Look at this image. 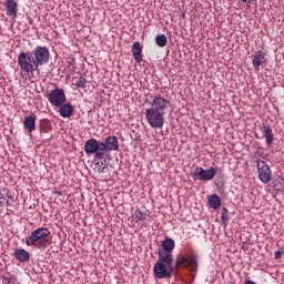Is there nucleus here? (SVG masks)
Here are the masks:
<instances>
[{
  "instance_id": "obj_2",
  "label": "nucleus",
  "mask_w": 284,
  "mask_h": 284,
  "mask_svg": "<svg viewBox=\"0 0 284 284\" xmlns=\"http://www.w3.org/2000/svg\"><path fill=\"white\" fill-rule=\"evenodd\" d=\"M50 234V229L48 227H39L31 232L30 236L26 237V245L28 247H32L37 245L38 250H47L50 245V240H48V235Z\"/></svg>"
},
{
  "instance_id": "obj_29",
  "label": "nucleus",
  "mask_w": 284,
  "mask_h": 284,
  "mask_svg": "<svg viewBox=\"0 0 284 284\" xmlns=\"http://www.w3.org/2000/svg\"><path fill=\"white\" fill-rule=\"evenodd\" d=\"M241 1L242 3H247V4L252 3V0H241Z\"/></svg>"
},
{
  "instance_id": "obj_27",
  "label": "nucleus",
  "mask_w": 284,
  "mask_h": 284,
  "mask_svg": "<svg viewBox=\"0 0 284 284\" xmlns=\"http://www.w3.org/2000/svg\"><path fill=\"white\" fill-rule=\"evenodd\" d=\"M43 125L45 126L47 130H44V132H48V129L50 128V121L44 120L43 121Z\"/></svg>"
},
{
  "instance_id": "obj_9",
  "label": "nucleus",
  "mask_w": 284,
  "mask_h": 284,
  "mask_svg": "<svg viewBox=\"0 0 284 284\" xmlns=\"http://www.w3.org/2000/svg\"><path fill=\"white\" fill-rule=\"evenodd\" d=\"M257 172H258V179L262 183L267 185L270 181H272V169H270V165L266 161L257 160Z\"/></svg>"
},
{
  "instance_id": "obj_1",
  "label": "nucleus",
  "mask_w": 284,
  "mask_h": 284,
  "mask_svg": "<svg viewBox=\"0 0 284 284\" xmlns=\"http://www.w3.org/2000/svg\"><path fill=\"white\" fill-rule=\"evenodd\" d=\"M116 150H119V139L114 135L106 136L104 142L98 141L97 139H89L84 143L85 154H93L94 159L99 161H103L109 152H116Z\"/></svg>"
},
{
  "instance_id": "obj_28",
  "label": "nucleus",
  "mask_w": 284,
  "mask_h": 284,
  "mask_svg": "<svg viewBox=\"0 0 284 284\" xmlns=\"http://www.w3.org/2000/svg\"><path fill=\"white\" fill-rule=\"evenodd\" d=\"M53 194H55L57 196H63V192L59 190H53Z\"/></svg>"
},
{
  "instance_id": "obj_31",
  "label": "nucleus",
  "mask_w": 284,
  "mask_h": 284,
  "mask_svg": "<svg viewBox=\"0 0 284 284\" xmlns=\"http://www.w3.org/2000/svg\"><path fill=\"white\" fill-rule=\"evenodd\" d=\"M2 205H3V202H2V201H0V207H2Z\"/></svg>"
},
{
  "instance_id": "obj_5",
  "label": "nucleus",
  "mask_w": 284,
  "mask_h": 284,
  "mask_svg": "<svg viewBox=\"0 0 284 284\" xmlns=\"http://www.w3.org/2000/svg\"><path fill=\"white\" fill-rule=\"evenodd\" d=\"M145 120L150 126L155 130H162L163 125H165V113H161V111H156L154 109H145Z\"/></svg>"
},
{
  "instance_id": "obj_24",
  "label": "nucleus",
  "mask_w": 284,
  "mask_h": 284,
  "mask_svg": "<svg viewBox=\"0 0 284 284\" xmlns=\"http://www.w3.org/2000/svg\"><path fill=\"white\" fill-rule=\"evenodd\" d=\"M221 220L224 225H227V222L230 221V211L227 209H223L221 213Z\"/></svg>"
},
{
  "instance_id": "obj_3",
  "label": "nucleus",
  "mask_w": 284,
  "mask_h": 284,
  "mask_svg": "<svg viewBox=\"0 0 284 284\" xmlns=\"http://www.w3.org/2000/svg\"><path fill=\"white\" fill-rule=\"evenodd\" d=\"M18 65L27 77H32L36 72L38 74L41 72L39 70V65L37 64V61L34 60V55H32L31 51H21L18 55Z\"/></svg>"
},
{
  "instance_id": "obj_14",
  "label": "nucleus",
  "mask_w": 284,
  "mask_h": 284,
  "mask_svg": "<svg viewBox=\"0 0 284 284\" xmlns=\"http://www.w3.org/2000/svg\"><path fill=\"white\" fill-rule=\"evenodd\" d=\"M4 8L8 17L17 19L18 3L16 2V0H6Z\"/></svg>"
},
{
  "instance_id": "obj_19",
  "label": "nucleus",
  "mask_w": 284,
  "mask_h": 284,
  "mask_svg": "<svg viewBox=\"0 0 284 284\" xmlns=\"http://www.w3.org/2000/svg\"><path fill=\"white\" fill-rule=\"evenodd\" d=\"M263 134L266 145H272L274 143V132L272 131V126H270V124L263 125Z\"/></svg>"
},
{
  "instance_id": "obj_18",
  "label": "nucleus",
  "mask_w": 284,
  "mask_h": 284,
  "mask_svg": "<svg viewBox=\"0 0 284 284\" xmlns=\"http://www.w3.org/2000/svg\"><path fill=\"white\" fill-rule=\"evenodd\" d=\"M131 52L136 63H141V61H143V55H141L143 52V47H141V42H134Z\"/></svg>"
},
{
  "instance_id": "obj_6",
  "label": "nucleus",
  "mask_w": 284,
  "mask_h": 284,
  "mask_svg": "<svg viewBox=\"0 0 284 284\" xmlns=\"http://www.w3.org/2000/svg\"><path fill=\"white\" fill-rule=\"evenodd\" d=\"M216 172H219L217 168L211 166L205 170L203 166H196L192 174L193 181H203L204 183L212 181L216 176Z\"/></svg>"
},
{
  "instance_id": "obj_4",
  "label": "nucleus",
  "mask_w": 284,
  "mask_h": 284,
  "mask_svg": "<svg viewBox=\"0 0 284 284\" xmlns=\"http://www.w3.org/2000/svg\"><path fill=\"white\" fill-rule=\"evenodd\" d=\"M176 270H181V267H189L193 274L199 272V255L196 253L191 254H180L175 260Z\"/></svg>"
},
{
  "instance_id": "obj_11",
  "label": "nucleus",
  "mask_w": 284,
  "mask_h": 284,
  "mask_svg": "<svg viewBox=\"0 0 284 284\" xmlns=\"http://www.w3.org/2000/svg\"><path fill=\"white\" fill-rule=\"evenodd\" d=\"M151 110H155L156 112L165 114V112L170 110V100L161 95L153 97L151 102Z\"/></svg>"
},
{
  "instance_id": "obj_32",
  "label": "nucleus",
  "mask_w": 284,
  "mask_h": 284,
  "mask_svg": "<svg viewBox=\"0 0 284 284\" xmlns=\"http://www.w3.org/2000/svg\"><path fill=\"white\" fill-rule=\"evenodd\" d=\"M6 203H7V205H10V201H8V200H7V202H6Z\"/></svg>"
},
{
  "instance_id": "obj_30",
  "label": "nucleus",
  "mask_w": 284,
  "mask_h": 284,
  "mask_svg": "<svg viewBox=\"0 0 284 284\" xmlns=\"http://www.w3.org/2000/svg\"><path fill=\"white\" fill-rule=\"evenodd\" d=\"M1 199H2L3 201H6V197H4L3 195H0V200H1Z\"/></svg>"
},
{
  "instance_id": "obj_8",
  "label": "nucleus",
  "mask_w": 284,
  "mask_h": 284,
  "mask_svg": "<svg viewBox=\"0 0 284 284\" xmlns=\"http://www.w3.org/2000/svg\"><path fill=\"white\" fill-rule=\"evenodd\" d=\"M49 103L53 105L54 108H61L63 103L68 100L65 98V91L61 88H55L50 91V93L47 97Z\"/></svg>"
},
{
  "instance_id": "obj_12",
  "label": "nucleus",
  "mask_w": 284,
  "mask_h": 284,
  "mask_svg": "<svg viewBox=\"0 0 284 284\" xmlns=\"http://www.w3.org/2000/svg\"><path fill=\"white\" fill-rule=\"evenodd\" d=\"M158 263H163L164 265H170L171 267H174V255L172 254V252L158 251Z\"/></svg>"
},
{
  "instance_id": "obj_15",
  "label": "nucleus",
  "mask_w": 284,
  "mask_h": 284,
  "mask_svg": "<svg viewBox=\"0 0 284 284\" xmlns=\"http://www.w3.org/2000/svg\"><path fill=\"white\" fill-rule=\"evenodd\" d=\"M59 108V114L62 116V119H70V116L74 114V106L72 103H63Z\"/></svg>"
},
{
  "instance_id": "obj_25",
  "label": "nucleus",
  "mask_w": 284,
  "mask_h": 284,
  "mask_svg": "<svg viewBox=\"0 0 284 284\" xmlns=\"http://www.w3.org/2000/svg\"><path fill=\"white\" fill-rule=\"evenodd\" d=\"M95 168L98 169L99 174H105V170H108L103 162H97Z\"/></svg>"
},
{
  "instance_id": "obj_13",
  "label": "nucleus",
  "mask_w": 284,
  "mask_h": 284,
  "mask_svg": "<svg viewBox=\"0 0 284 284\" xmlns=\"http://www.w3.org/2000/svg\"><path fill=\"white\" fill-rule=\"evenodd\" d=\"M264 63H267L265 52H263L262 50L256 51L253 54V68L255 70H258V68H261V65H263Z\"/></svg>"
},
{
  "instance_id": "obj_20",
  "label": "nucleus",
  "mask_w": 284,
  "mask_h": 284,
  "mask_svg": "<svg viewBox=\"0 0 284 284\" xmlns=\"http://www.w3.org/2000/svg\"><path fill=\"white\" fill-rule=\"evenodd\" d=\"M174 247H176V243L171 237H165V240L162 242V248H160V252H174Z\"/></svg>"
},
{
  "instance_id": "obj_26",
  "label": "nucleus",
  "mask_w": 284,
  "mask_h": 284,
  "mask_svg": "<svg viewBox=\"0 0 284 284\" xmlns=\"http://www.w3.org/2000/svg\"><path fill=\"white\" fill-rule=\"evenodd\" d=\"M87 84H88V80H85V78L83 77H80L75 83L77 88H82V89L85 88Z\"/></svg>"
},
{
  "instance_id": "obj_21",
  "label": "nucleus",
  "mask_w": 284,
  "mask_h": 284,
  "mask_svg": "<svg viewBox=\"0 0 284 284\" xmlns=\"http://www.w3.org/2000/svg\"><path fill=\"white\" fill-rule=\"evenodd\" d=\"M209 203H210L212 210H219V207H221V197L216 194H212L209 197Z\"/></svg>"
},
{
  "instance_id": "obj_23",
  "label": "nucleus",
  "mask_w": 284,
  "mask_h": 284,
  "mask_svg": "<svg viewBox=\"0 0 284 284\" xmlns=\"http://www.w3.org/2000/svg\"><path fill=\"white\" fill-rule=\"evenodd\" d=\"M155 43L159 45V48H165V45H168V37L165 34L156 36Z\"/></svg>"
},
{
  "instance_id": "obj_17",
  "label": "nucleus",
  "mask_w": 284,
  "mask_h": 284,
  "mask_svg": "<svg viewBox=\"0 0 284 284\" xmlns=\"http://www.w3.org/2000/svg\"><path fill=\"white\" fill-rule=\"evenodd\" d=\"M13 258L19 261V263H28V261H30V253L24 248H17L13 252Z\"/></svg>"
},
{
  "instance_id": "obj_10",
  "label": "nucleus",
  "mask_w": 284,
  "mask_h": 284,
  "mask_svg": "<svg viewBox=\"0 0 284 284\" xmlns=\"http://www.w3.org/2000/svg\"><path fill=\"white\" fill-rule=\"evenodd\" d=\"M174 272V266L156 262L153 267V274L156 278H171Z\"/></svg>"
},
{
  "instance_id": "obj_16",
  "label": "nucleus",
  "mask_w": 284,
  "mask_h": 284,
  "mask_svg": "<svg viewBox=\"0 0 284 284\" xmlns=\"http://www.w3.org/2000/svg\"><path fill=\"white\" fill-rule=\"evenodd\" d=\"M24 130L28 132H34L37 130V115L31 114L24 118L23 121Z\"/></svg>"
},
{
  "instance_id": "obj_22",
  "label": "nucleus",
  "mask_w": 284,
  "mask_h": 284,
  "mask_svg": "<svg viewBox=\"0 0 284 284\" xmlns=\"http://www.w3.org/2000/svg\"><path fill=\"white\" fill-rule=\"evenodd\" d=\"M145 219H148V213L136 209L135 212L133 213V220L135 221V223H143V221H145Z\"/></svg>"
},
{
  "instance_id": "obj_7",
  "label": "nucleus",
  "mask_w": 284,
  "mask_h": 284,
  "mask_svg": "<svg viewBox=\"0 0 284 284\" xmlns=\"http://www.w3.org/2000/svg\"><path fill=\"white\" fill-rule=\"evenodd\" d=\"M31 54L33 55V59L39 68V65H45L50 61V49L48 47H36Z\"/></svg>"
}]
</instances>
